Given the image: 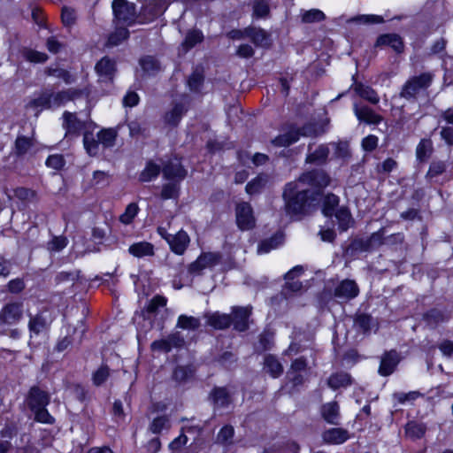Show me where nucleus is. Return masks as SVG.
<instances>
[{
  "label": "nucleus",
  "mask_w": 453,
  "mask_h": 453,
  "mask_svg": "<svg viewBox=\"0 0 453 453\" xmlns=\"http://www.w3.org/2000/svg\"><path fill=\"white\" fill-rule=\"evenodd\" d=\"M328 184L329 177L321 170L305 173L298 180L288 183L282 195L287 213L292 217L305 214L310 199L315 200L314 195H318L313 188H324Z\"/></svg>",
  "instance_id": "obj_1"
},
{
  "label": "nucleus",
  "mask_w": 453,
  "mask_h": 453,
  "mask_svg": "<svg viewBox=\"0 0 453 453\" xmlns=\"http://www.w3.org/2000/svg\"><path fill=\"white\" fill-rule=\"evenodd\" d=\"M114 22L117 25L131 26L137 19L136 6L127 0H113L111 4Z\"/></svg>",
  "instance_id": "obj_2"
},
{
  "label": "nucleus",
  "mask_w": 453,
  "mask_h": 453,
  "mask_svg": "<svg viewBox=\"0 0 453 453\" xmlns=\"http://www.w3.org/2000/svg\"><path fill=\"white\" fill-rule=\"evenodd\" d=\"M434 80L432 73H423L420 75L413 76L403 85L400 96L407 100L415 99L416 96L424 89H426Z\"/></svg>",
  "instance_id": "obj_3"
},
{
  "label": "nucleus",
  "mask_w": 453,
  "mask_h": 453,
  "mask_svg": "<svg viewBox=\"0 0 453 453\" xmlns=\"http://www.w3.org/2000/svg\"><path fill=\"white\" fill-rule=\"evenodd\" d=\"M93 125L92 121L80 118L77 113L65 111L63 113V127L65 130V137H79L81 133L88 132Z\"/></svg>",
  "instance_id": "obj_4"
},
{
  "label": "nucleus",
  "mask_w": 453,
  "mask_h": 453,
  "mask_svg": "<svg viewBox=\"0 0 453 453\" xmlns=\"http://www.w3.org/2000/svg\"><path fill=\"white\" fill-rule=\"evenodd\" d=\"M23 303L13 302L6 303L0 311V331L6 326L18 324L23 318Z\"/></svg>",
  "instance_id": "obj_5"
},
{
  "label": "nucleus",
  "mask_w": 453,
  "mask_h": 453,
  "mask_svg": "<svg viewBox=\"0 0 453 453\" xmlns=\"http://www.w3.org/2000/svg\"><path fill=\"white\" fill-rule=\"evenodd\" d=\"M236 224L242 231L250 230L256 226L253 209L247 202L237 203L235 208Z\"/></svg>",
  "instance_id": "obj_6"
},
{
  "label": "nucleus",
  "mask_w": 453,
  "mask_h": 453,
  "mask_svg": "<svg viewBox=\"0 0 453 453\" xmlns=\"http://www.w3.org/2000/svg\"><path fill=\"white\" fill-rule=\"evenodd\" d=\"M50 401V394L38 386H33L28 392L27 403L30 410L46 407Z\"/></svg>",
  "instance_id": "obj_7"
},
{
  "label": "nucleus",
  "mask_w": 453,
  "mask_h": 453,
  "mask_svg": "<svg viewBox=\"0 0 453 453\" xmlns=\"http://www.w3.org/2000/svg\"><path fill=\"white\" fill-rule=\"evenodd\" d=\"M252 307L235 306L232 308V323L234 328L239 332H244L249 328V318L251 315Z\"/></svg>",
  "instance_id": "obj_8"
},
{
  "label": "nucleus",
  "mask_w": 453,
  "mask_h": 453,
  "mask_svg": "<svg viewBox=\"0 0 453 453\" xmlns=\"http://www.w3.org/2000/svg\"><path fill=\"white\" fill-rule=\"evenodd\" d=\"M359 293V288L352 280H342L334 288V297L341 301H349L355 298Z\"/></svg>",
  "instance_id": "obj_9"
},
{
  "label": "nucleus",
  "mask_w": 453,
  "mask_h": 453,
  "mask_svg": "<svg viewBox=\"0 0 453 453\" xmlns=\"http://www.w3.org/2000/svg\"><path fill=\"white\" fill-rule=\"evenodd\" d=\"M162 173L165 179L175 181L182 180L187 175V171L183 168L178 158L170 159L167 163L164 164Z\"/></svg>",
  "instance_id": "obj_10"
},
{
  "label": "nucleus",
  "mask_w": 453,
  "mask_h": 453,
  "mask_svg": "<svg viewBox=\"0 0 453 453\" xmlns=\"http://www.w3.org/2000/svg\"><path fill=\"white\" fill-rule=\"evenodd\" d=\"M299 140L297 127L291 126L272 140V143L276 147H288Z\"/></svg>",
  "instance_id": "obj_11"
},
{
  "label": "nucleus",
  "mask_w": 453,
  "mask_h": 453,
  "mask_svg": "<svg viewBox=\"0 0 453 453\" xmlns=\"http://www.w3.org/2000/svg\"><path fill=\"white\" fill-rule=\"evenodd\" d=\"M51 107V96L47 91L40 93L37 96L32 98L26 105V108L34 111L35 116L42 110Z\"/></svg>",
  "instance_id": "obj_12"
},
{
  "label": "nucleus",
  "mask_w": 453,
  "mask_h": 453,
  "mask_svg": "<svg viewBox=\"0 0 453 453\" xmlns=\"http://www.w3.org/2000/svg\"><path fill=\"white\" fill-rule=\"evenodd\" d=\"M400 361L399 354L395 350H391L384 354L381 358L379 372L382 376L391 374Z\"/></svg>",
  "instance_id": "obj_13"
},
{
  "label": "nucleus",
  "mask_w": 453,
  "mask_h": 453,
  "mask_svg": "<svg viewBox=\"0 0 453 453\" xmlns=\"http://www.w3.org/2000/svg\"><path fill=\"white\" fill-rule=\"evenodd\" d=\"M209 326L218 330L227 328L232 324V316L219 312H207L204 314Z\"/></svg>",
  "instance_id": "obj_14"
},
{
  "label": "nucleus",
  "mask_w": 453,
  "mask_h": 453,
  "mask_svg": "<svg viewBox=\"0 0 453 453\" xmlns=\"http://www.w3.org/2000/svg\"><path fill=\"white\" fill-rule=\"evenodd\" d=\"M84 91L75 88H69L58 93H50L51 96L52 107H58L71 100L78 98L83 95Z\"/></svg>",
  "instance_id": "obj_15"
},
{
  "label": "nucleus",
  "mask_w": 453,
  "mask_h": 453,
  "mask_svg": "<svg viewBox=\"0 0 453 453\" xmlns=\"http://www.w3.org/2000/svg\"><path fill=\"white\" fill-rule=\"evenodd\" d=\"M189 242L188 234L185 231L180 230L177 234H172L168 244L172 251L175 254L182 255L187 250Z\"/></svg>",
  "instance_id": "obj_16"
},
{
  "label": "nucleus",
  "mask_w": 453,
  "mask_h": 453,
  "mask_svg": "<svg viewBox=\"0 0 453 453\" xmlns=\"http://www.w3.org/2000/svg\"><path fill=\"white\" fill-rule=\"evenodd\" d=\"M354 112L359 121L366 124L376 125L382 120V117L367 106L354 104Z\"/></svg>",
  "instance_id": "obj_17"
},
{
  "label": "nucleus",
  "mask_w": 453,
  "mask_h": 453,
  "mask_svg": "<svg viewBox=\"0 0 453 453\" xmlns=\"http://www.w3.org/2000/svg\"><path fill=\"white\" fill-rule=\"evenodd\" d=\"M95 69L101 81H111L115 73V63L109 58L104 57L97 62Z\"/></svg>",
  "instance_id": "obj_18"
},
{
  "label": "nucleus",
  "mask_w": 453,
  "mask_h": 453,
  "mask_svg": "<svg viewBox=\"0 0 453 453\" xmlns=\"http://www.w3.org/2000/svg\"><path fill=\"white\" fill-rule=\"evenodd\" d=\"M248 37L257 47L268 48L271 45L270 34L260 27H249Z\"/></svg>",
  "instance_id": "obj_19"
},
{
  "label": "nucleus",
  "mask_w": 453,
  "mask_h": 453,
  "mask_svg": "<svg viewBox=\"0 0 453 453\" xmlns=\"http://www.w3.org/2000/svg\"><path fill=\"white\" fill-rule=\"evenodd\" d=\"M322 418L329 424L338 425L340 419V408L336 402L324 404L321 408Z\"/></svg>",
  "instance_id": "obj_20"
},
{
  "label": "nucleus",
  "mask_w": 453,
  "mask_h": 453,
  "mask_svg": "<svg viewBox=\"0 0 453 453\" xmlns=\"http://www.w3.org/2000/svg\"><path fill=\"white\" fill-rule=\"evenodd\" d=\"M323 440L326 443L340 444L349 438L348 431L342 428H331L323 433Z\"/></svg>",
  "instance_id": "obj_21"
},
{
  "label": "nucleus",
  "mask_w": 453,
  "mask_h": 453,
  "mask_svg": "<svg viewBox=\"0 0 453 453\" xmlns=\"http://www.w3.org/2000/svg\"><path fill=\"white\" fill-rule=\"evenodd\" d=\"M377 46L388 45L395 51L400 53L403 50V42L401 37L395 34L380 35L376 42Z\"/></svg>",
  "instance_id": "obj_22"
},
{
  "label": "nucleus",
  "mask_w": 453,
  "mask_h": 453,
  "mask_svg": "<svg viewBox=\"0 0 453 453\" xmlns=\"http://www.w3.org/2000/svg\"><path fill=\"white\" fill-rule=\"evenodd\" d=\"M284 240L283 234L276 233L272 237L263 240L257 246L258 254H265L270 252L272 250L278 248Z\"/></svg>",
  "instance_id": "obj_23"
},
{
  "label": "nucleus",
  "mask_w": 453,
  "mask_h": 453,
  "mask_svg": "<svg viewBox=\"0 0 453 453\" xmlns=\"http://www.w3.org/2000/svg\"><path fill=\"white\" fill-rule=\"evenodd\" d=\"M264 370L273 378H278L283 372V366L274 356L267 355L264 359Z\"/></svg>",
  "instance_id": "obj_24"
},
{
  "label": "nucleus",
  "mask_w": 453,
  "mask_h": 453,
  "mask_svg": "<svg viewBox=\"0 0 453 453\" xmlns=\"http://www.w3.org/2000/svg\"><path fill=\"white\" fill-rule=\"evenodd\" d=\"M309 153L306 157L307 163L323 164L329 154V149L326 145H319L314 151H311V146L309 145Z\"/></svg>",
  "instance_id": "obj_25"
},
{
  "label": "nucleus",
  "mask_w": 453,
  "mask_h": 453,
  "mask_svg": "<svg viewBox=\"0 0 453 453\" xmlns=\"http://www.w3.org/2000/svg\"><path fill=\"white\" fill-rule=\"evenodd\" d=\"M212 402L217 408H225L231 403L230 394L226 388H216L211 393Z\"/></svg>",
  "instance_id": "obj_26"
},
{
  "label": "nucleus",
  "mask_w": 453,
  "mask_h": 453,
  "mask_svg": "<svg viewBox=\"0 0 453 453\" xmlns=\"http://www.w3.org/2000/svg\"><path fill=\"white\" fill-rule=\"evenodd\" d=\"M351 382L350 375L343 372L334 373L327 380L328 387L334 390L340 388H346L350 385Z\"/></svg>",
  "instance_id": "obj_27"
},
{
  "label": "nucleus",
  "mask_w": 453,
  "mask_h": 453,
  "mask_svg": "<svg viewBox=\"0 0 453 453\" xmlns=\"http://www.w3.org/2000/svg\"><path fill=\"white\" fill-rule=\"evenodd\" d=\"M128 251L131 255H133L135 257H143L147 256H153L154 255V247L151 243L147 242H140L132 244Z\"/></svg>",
  "instance_id": "obj_28"
},
{
  "label": "nucleus",
  "mask_w": 453,
  "mask_h": 453,
  "mask_svg": "<svg viewBox=\"0 0 453 453\" xmlns=\"http://www.w3.org/2000/svg\"><path fill=\"white\" fill-rule=\"evenodd\" d=\"M186 111L187 109L183 104H175L172 110L165 113V121L168 125L175 127L179 124Z\"/></svg>",
  "instance_id": "obj_29"
},
{
  "label": "nucleus",
  "mask_w": 453,
  "mask_h": 453,
  "mask_svg": "<svg viewBox=\"0 0 453 453\" xmlns=\"http://www.w3.org/2000/svg\"><path fill=\"white\" fill-rule=\"evenodd\" d=\"M34 146L32 138L18 135L14 143L13 152L17 157H22Z\"/></svg>",
  "instance_id": "obj_30"
},
{
  "label": "nucleus",
  "mask_w": 453,
  "mask_h": 453,
  "mask_svg": "<svg viewBox=\"0 0 453 453\" xmlns=\"http://www.w3.org/2000/svg\"><path fill=\"white\" fill-rule=\"evenodd\" d=\"M355 91L358 94L359 96L370 102L371 104H376L380 101V97L376 91L369 86H365L361 83L357 84L355 87Z\"/></svg>",
  "instance_id": "obj_31"
},
{
  "label": "nucleus",
  "mask_w": 453,
  "mask_h": 453,
  "mask_svg": "<svg viewBox=\"0 0 453 453\" xmlns=\"http://www.w3.org/2000/svg\"><path fill=\"white\" fill-rule=\"evenodd\" d=\"M161 171V165L152 161L147 163L145 168L141 173L139 180L142 182H148L157 178Z\"/></svg>",
  "instance_id": "obj_32"
},
{
  "label": "nucleus",
  "mask_w": 453,
  "mask_h": 453,
  "mask_svg": "<svg viewBox=\"0 0 453 453\" xmlns=\"http://www.w3.org/2000/svg\"><path fill=\"white\" fill-rule=\"evenodd\" d=\"M268 181V177L266 175L260 174L257 176L255 179L248 182L246 185V192L249 195H255L262 191V189L265 187Z\"/></svg>",
  "instance_id": "obj_33"
},
{
  "label": "nucleus",
  "mask_w": 453,
  "mask_h": 453,
  "mask_svg": "<svg viewBox=\"0 0 453 453\" xmlns=\"http://www.w3.org/2000/svg\"><path fill=\"white\" fill-rule=\"evenodd\" d=\"M129 36V31L126 27H117L116 30L111 33L107 40V47H114L120 44L122 42L127 40Z\"/></svg>",
  "instance_id": "obj_34"
},
{
  "label": "nucleus",
  "mask_w": 453,
  "mask_h": 453,
  "mask_svg": "<svg viewBox=\"0 0 453 453\" xmlns=\"http://www.w3.org/2000/svg\"><path fill=\"white\" fill-rule=\"evenodd\" d=\"M384 234H385L384 228H381L379 231L372 234V235L369 237V239L364 242V244H363L364 250H369L378 248V247L381 246L382 244H385L386 237H384Z\"/></svg>",
  "instance_id": "obj_35"
},
{
  "label": "nucleus",
  "mask_w": 453,
  "mask_h": 453,
  "mask_svg": "<svg viewBox=\"0 0 453 453\" xmlns=\"http://www.w3.org/2000/svg\"><path fill=\"white\" fill-rule=\"evenodd\" d=\"M176 326L184 330H196L200 327L201 321L198 318L193 316L180 315Z\"/></svg>",
  "instance_id": "obj_36"
},
{
  "label": "nucleus",
  "mask_w": 453,
  "mask_h": 453,
  "mask_svg": "<svg viewBox=\"0 0 453 453\" xmlns=\"http://www.w3.org/2000/svg\"><path fill=\"white\" fill-rule=\"evenodd\" d=\"M116 138L117 131L113 128L103 129L97 134L99 142L105 148L114 146Z\"/></svg>",
  "instance_id": "obj_37"
},
{
  "label": "nucleus",
  "mask_w": 453,
  "mask_h": 453,
  "mask_svg": "<svg viewBox=\"0 0 453 453\" xmlns=\"http://www.w3.org/2000/svg\"><path fill=\"white\" fill-rule=\"evenodd\" d=\"M433 151V143L429 139H422L416 149L417 158L423 162L427 160Z\"/></svg>",
  "instance_id": "obj_38"
},
{
  "label": "nucleus",
  "mask_w": 453,
  "mask_h": 453,
  "mask_svg": "<svg viewBox=\"0 0 453 453\" xmlns=\"http://www.w3.org/2000/svg\"><path fill=\"white\" fill-rule=\"evenodd\" d=\"M234 429L232 426H223L217 435L216 441L224 446H229L234 443Z\"/></svg>",
  "instance_id": "obj_39"
},
{
  "label": "nucleus",
  "mask_w": 453,
  "mask_h": 453,
  "mask_svg": "<svg viewBox=\"0 0 453 453\" xmlns=\"http://www.w3.org/2000/svg\"><path fill=\"white\" fill-rule=\"evenodd\" d=\"M203 40V33L200 30L194 29L187 33L181 45L183 48H185V50H188L195 47L197 43H200Z\"/></svg>",
  "instance_id": "obj_40"
},
{
  "label": "nucleus",
  "mask_w": 453,
  "mask_h": 453,
  "mask_svg": "<svg viewBox=\"0 0 453 453\" xmlns=\"http://www.w3.org/2000/svg\"><path fill=\"white\" fill-rule=\"evenodd\" d=\"M354 326L357 330L364 334L370 333L372 326H373V319L370 315L359 314L354 320Z\"/></svg>",
  "instance_id": "obj_41"
},
{
  "label": "nucleus",
  "mask_w": 453,
  "mask_h": 453,
  "mask_svg": "<svg viewBox=\"0 0 453 453\" xmlns=\"http://www.w3.org/2000/svg\"><path fill=\"white\" fill-rule=\"evenodd\" d=\"M339 203V198L334 194H328L325 196L322 212L326 217L333 216L336 211Z\"/></svg>",
  "instance_id": "obj_42"
},
{
  "label": "nucleus",
  "mask_w": 453,
  "mask_h": 453,
  "mask_svg": "<svg viewBox=\"0 0 453 453\" xmlns=\"http://www.w3.org/2000/svg\"><path fill=\"white\" fill-rule=\"evenodd\" d=\"M23 58L31 63H44L48 60L49 57L46 53L37 51L35 50L25 48L22 50Z\"/></svg>",
  "instance_id": "obj_43"
},
{
  "label": "nucleus",
  "mask_w": 453,
  "mask_h": 453,
  "mask_svg": "<svg viewBox=\"0 0 453 453\" xmlns=\"http://www.w3.org/2000/svg\"><path fill=\"white\" fill-rule=\"evenodd\" d=\"M252 9L253 16L257 19H265L270 14V6L267 0H255Z\"/></svg>",
  "instance_id": "obj_44"
},
{
  "label": "nucleus",
  "mask_w": 453,
  "mask_h": 453,
  "mask_svg": "<svg viewBox=\"0 0 453 453\" xmlns=\"http://www.w3.org/2000/svg\"><path fill=\"white\" fill-rule=\"evenodd\" d=\"M326 19L325 13L319 9H311L303 11L301 14V19L303 23L320 22Z\"/></svg>",
  "instance_id": "obj_45"
},
{
  "label": "nucleus",
  "mask_w": 453,
  "mask_h": 453,
  "mask_svg": "<svg viewBox=\"0 0 453 453\" xmlns=\"http://www.w3.org/2000/svg\"><path fill=\"white\" fill-rule=\"evenodd\" d=\"M334 215L338 220L339 228L342 231H346L352 219L349 211L346 207H342L336 210Z\"/></svg>",
  "instance_id": "obj_46"
},
{
  "label": "nucleus",
  "mask_w": 453,
  "mask_h": 453,
  "mask_svg": "<svg viewBox=\"0 0 453 453\" xmlns=\"http://www.w3.org/2000/svg\"><path fill=\"white\" fill-rule=\"evenodd\" d=\"M47 327V321L42 314H37L30 318L28 328L31 333L39 334Z\"/></svg>",
  "instance_id": "obj_47"
},
{
  "label": "nucleus",
  "mask_w": 453,
  "mask_h": 453,
  "mask_svg": "<svg viewBox=\"0 0 453 453\" xmlns=\"http://www.w3.org/2000/svg\"><path fill=\"white\" fill-rule=\"evenodd\" d=\"M98 139L96 140L92 134L89 132H84L83 133V144L86 151L90 156H95L98 152V145H99Z\"/></svg>",
  "instance_id": "obj_48"
},
{
  "label": "nucleus",
  "mask_w": 453,
  "mask_h": 453,
  "mask_svg": "<svg viewBox=\"0 0 453 453\" xmlns=\"http://www.w3.org/2000/svg\"><path fill=\"white\" fill-rule=\"evenodd\" d=\"M198 257L203 263V267L209 268L218 265L222 258V255L219 252H205L202 253Z\"/></svg>",
  "instance_id": "obj_49"
},
{
  "label": "nucleus",
  "mask_w": 453,
  "mask_h": 453,
  "mask_svg": "<svg viewBox=\"0 0 453 453\" xmlns=\"http://www.w3.org/2000/svg\"><path fill=\"white\" fill-rule=\"evenodd\" d=\"M142 70L149 75L156 73L159 70L158 62L152 57H145L140 60Z\"/></svg>",
  "instance_id": "obj_50"
},
{
  "label": "nucleus",
  "mask_w": 453,
  "mask_h": 453,
  "mask_svg": "<svg viewBox=\"0 0 453 453\" xmlns=\"http://www.w3.org/2000/svg\"><path fill=\"white\" fill-rule=\"evenodd\" d=\"M110 376V369L107 365H101L92 375L94 385H103Z\"/></svg>",
  "instance_id": "obj_51"
},
{
  "label": "nucleus",
  "mask_w": 453,
  "mask_h": 453,
  "mask_svg": "<svg viewBox=\"0 0 453 453\" xmlns=\"http://www.w3.org/2000/svg\"><path fill=\"white\" fill-rule=\"evenodd\" d=\"M45 74L49 76H55L65 81V83L69 84L73 81L72 76L68 71L58 68V67H47L44 70Z\"/></svg>",
  "instance_id": "obj_52"
},
{
  "label": "nucleus",
  "mask_w": 453,
  "mask_h": 453,
  "mask_svg": "<svg viewBox=\"0 0 453 453\" xmlns=\"http://www.w3.org/2000/svg\"><path fill=\"white\" fill-rule=\"evenodd\" d=\"M67 239L65 236H55L47 243V250L50 252H59L67 245Z\"/></svg>",
  "instance_id": "obj_53"
},
{
  "label": "nucleus",
  "mask_w": 453,
  "mask_h": 453,
  "mask_svg": "<svg viewBox=\"0 0 453 453\" xmlns=\"http://www.w3.org/2000/svg\"><path fill=\"white\" fill-rule=\"evenodd\" d=\"M138 210H139V208L136 203H129L127 206L125 212L120 215L119 220L126 225L130 224L132 222V220L134 219V218L136 216Z\"/></svg>",
  "instance_id": "obj_54"
},
{
  "label": "nucleus",
  "mask_w": 453,
  "mask_h": 453,
  "mask_svg": "<svg viewBox=\"0 0 453 453\" xmlns=\"http://www.w3.org/2000/svg\"><path fill=\"white\" fill-rule=\"evenodd\" d=\"M331 145L334 148V155L335 157L345 159L349 157L350 152L348 142H340L337 143H332Z\"/></svg>",
  "instance_id": "obj_55"
},
{
  "label": "nucleus",
  "mask_w": 453,
  "mask_h": 453,
  "mask_svg": "<svg viewBox=\"0 0 453 453\" xmlns=\"http://www.w3.org/2000/svg\"><path fill=\"white\" fill-rule=\"evenodd\" d=\"M35 413V420L40 423L53 424L54 418L49 413L46 407L31 410Z\"/></svg>",
  "instance_id": "obj_56"
},
{
  "label": "nucleus",
  "mask_w": 453,
  "mask_h": 453,
  "mask_svg": "<svg viewBox=\"0 0 453 453\" xmlns=\"http://www.w3.org/2000/svg\"><path fill=\"white\" fill-rule=\"evenodd\" d=\"M76 12L74 9L70 7H63L61 19L64 26L73 27L76 22Z\"/></svg>",
  "instance_id": "obj_57"
},
{
  "label": "nucleus",
  "mask_w": 453,
  "mask_h": 453,
  "mask_svg": "<svg viewBox=\"0 0 453 453\" xmlns=\"http://www.w3.org/2000/svg\"><path fill=\"white\" fill-rule=\"evenodd\" d=\"M111 175L104 171H95L93 173L92 185L104 187L109 185Z\"/></svg>",
  "instance_id": "obj_58"
},
{
  "label": "nucleus",
  "mask_w": 453,
  "mask_h": 453,
  "mask_svg": "<svg viewBox=\"0 0 453 453\" xmlns=\"http://www.w3.org/2000/svg\"><path fill=\"white\" fill-rule=\"evenodd\" d=\"M406 434L411 439H418L424 435L425 428L422 425L416 423H408L406 425Z\"/></svg>",
  "instance_id": "obj_59"
},
{
  "label": "nucleus",
  "mask_w": 453,
  "mask_h": 453,
  "mask_svg": "<svg viewBox=\"0 0 453 453\" xmlns=\"http://www.w3.org/2000/svg\"><path fill=\"white\" fill-rule=\"evenodd\" d=\"M303 291V285L299 280H286L283 288V294L287 296L289 293H302Z\"/></svg>",
  "instance_id": "obj_60"
},
{
  "label": "nucleus",
  "mask_w": 453,
  "mask_h": 453,
  "mask_svg": "<svg viewBox=\"0 0 453 453\" xmlns=\"http://www.w3.org/2000/svg\"><path fill=\"white\" fill-rule=\"evenodd\" d=\"M308 366L307 360L304 357H300L292 361L290 368L288 372V375H292L293 373L301 372L306 370Z\"/></svg>",
  "instance_id": "obj_61"
},
{
  "label": "nucleus",
  "mask_w": 453,
  "mask_h": 453,
  "mask_svg": "<svg viewBox=\"0 0 453 453\" xmlns=\"http://www.w3.org/2000/svg\"><path fill=\"white\" fill-rule=\"evenodd\" d=\"M446 171V164L443 161H434L431 163L426 176L433 179Z\"/></svg>",
  "instance_id": "obj_62"
},
{
  "label": "nucleus",
  "mask_w": 453,
  "mask_h": 453,
  "mask_svg": "<svg viewBox=\"0 0 453 453\" xmlns=\"http://www.w3.org/2000/svg\"><path fill=\"white\" fill-rule=\"evenodd\" d=\"M169 426V420L165 416H160L152 421L150 426V430L154 434L160 433L164 428H167Z\"/></svg>",
  "instance_id": "obj_63"
},
{
  "label": "nucleus",
  "mask_w": 453,
  "mask_h": 453,
  "mask_svg": "<svg viewBox=\"0 0 453 453\" xmlns=\"http://www.w3.org/2000/svg\"><path fill=\"white\" fill-rule=\"evenodd\" d=\"M166 304V298L161 296H154L146 307L149 313L157 312L159 307H164Z\"/></svg>",
  "instance_id": "obj_64"
}]
</instances>
